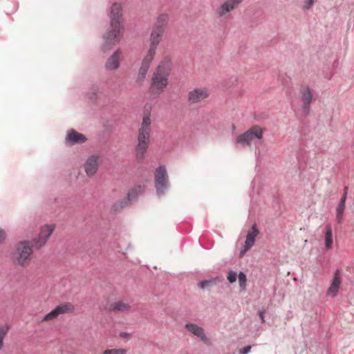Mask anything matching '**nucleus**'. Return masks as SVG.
<instances>
[{
	"mask_svg": "<svg viewBox=\"0 0 354 354\" xmlns=\"http://www.w3.org/2000/svg\"><path fill=\"white\" fill-rule=\"evenodd\" d=\"M111 309L114 311H127L130 309V306L122 301H118L111 305Z\"/></svg>",
	"mask_w": 354,
	"mask_h": 354,
	"instance_id": "nucleus-24",
	"label": "nucleus"
},
{
	"mask_svg": "<svg viewBox=\"0 0 354 354\" xmlns=\"http://www.w3.org/2000/svg\"><path fill=\"white\" fill-rule=\"evenodd\" d=\"M126 205H127V201L121 202L120 204V206L121 207H124Z\"/></svg>",
	"mask_w": 354,
	"mask_h": 354,
	"instance_id": "nucleus-34",
	"label": "nucleus"
},
{
	"mask_svg": "<svg viewBox=\"0 0 354 354\" xmlns=\"http://www.w3.org/2000/svg\"><path fill=\"white\" fill-rule=\"evenodd\" d=\"M126 351L124 349H108L104 351L102 354H125Z\"/></svg>",
	"mask_w": 354,
	"mask_h": 354,
	"instance_id": "nucleus-27",
	"label": "nucleus"
},
{
	"mask_svg": "<svg viewBox=\"0 0 354 354\" xmlns=\"http://www.w3.org/2000/svg\"><path fill=\"white\" fill-rule=\"evenodd\" d=\"M144 187L142 185H138L131 189L127 194L128 202L135 200L138 197V194L144 192Z\"/></svg>",
	"mask_w": 354,
	"mask_h": 354,
	"instance_id": "nucleus-23",
	"label": "nucleus"
},
{
	"mask_svg": "<svg viewBox=\"0 0 354 354\" xmlns=\"http://www.w3.org/2000/svg\"><path fill=\"white\" fill-rule=\"evenodd\" d=\"M1 240H2L4 238V232H3V231L2 230H1Z\"/></svg>",
	"mask_w": 354,
	"mask_h": 354,
	"instance_id": "nucleus-35",
	"label": "nucleus"
},
{
	"mask_svg": "<svg viewBox=\"0 0 354 354\" xmlns=\"http://www.w3.org/2000/svg\"><path fill=\"white\" fill-rule=\"evenodd\" d=\"M120 52L119 50L115 51L110 57L105 64V68L107 70H115L120 66Z\"/></svg>",
	"mask_w": 354,
	"mask_h": 354,
	"instance_id": "nucleus-19",
	"label": "nucleus"
},
{
	"mask_svg": "<svg viewBox=\"0 0 354 354\" xmlns=\"http://www.w3.org/2000/svg\"><path fill=\"white\" fill-rule=\"evenodd\" d=\"M333 245V234H332V228L330 225H327L326 226V232H325V247L326 249L330 250L332 248Z\"/></svg>",
	"mask_w": 354,
	"mask_h": 354,
	"instance_id": "nucleus-22",
	"label": "nucleus"
},
{
	"mask_svg": "<svg viewBox=\"0 0 354 354\" xmlns=\"http://www.w3.org/2000/svg\"><path fill=\"white\" fill-rule=\"evenodd\" d=\"M8 329V327H1V344H3V336L6 334Z\"/></svg>",
	"mask_w": 354,
	"mask_h": 354,
	"instance_id": "nucleus-32",
	"label": "nucleus"
},
{
	"mask_svg": "<svg viewBox=\"0 0 354 354\" xmlns=\"http://www.w3.org/2000/svg\"><path fill=\"white\" fill-rule=\"evenodd\" d=\"M259 234V231L257 228L256 223L253 224L252 227L249 230L246 236L244 245L241 250V254H243L248 250H249L254 244L255 239Z\"/></svg>",
	"mask_w": 354,
	"mask_h": 354,
	"instance_id": "nucleus-10",
	"label": "nucleus"
},
{
	"mask_svg": "<svg viewBox=\"0 0 354 354\" xmlns=\"http://www.w3.org/2000/svg\"><path fill=\"white\" fill-rule=\"evenodd\" d=\"M73 310L74 306L71 303L62 304L56 306L55 309L46 314L43 320L54 319L61 314L72 313Z\"/></svg>",
	"mask_w": 354,
	"mask_h": 354,
	"instance_id": "nucleus-8",
	"label": "nucleus"
},
{
	"mask_svg": "<svg viewBox=\"0 0 354 354\" xmlns=\"http://www.w3.org/2000/svg\"><path fill=\"white\" fill-rule=\"evenodd\" d=\"M155 187L158 196H162L169 187L168 175L164 165L159 166L155 171Z\"/></svg>",
	"mask_w": 354,
	"mask_h": 354,
	"instance_id": "nucleus-5",
	"label": "nucleus"
},
{
	"mask_svg": "<svg viewBox=\"0 0 354 354\" xmlns=\"http://www.w3.org/2000/svg\"><path fill=\"white\" fill-rule=\"evenodd\" d=\"M239 286L241 290H245L246 288L247 277L246 275L243 272H240L239 275Z\"/></svg>",
	"mask_w": 354,
	"mask_h": 354,
	"instance_id": "nucleus-25",
	"label": "nucleus"
},
{
	"mask_svg": "<svg viewBox=\"0 0 354 354\" xmlns=\"http://www.w3.org/2000/svg\"><path fill=\"white\" fill-rule=\"evenodd\" d=\"M171 71V62L166 58L161 61L157 66L153 74L149 88V93L154 97H158L167 86Z\"/></svg>",
	"mask_w": 354,
	"mask_h": 354,
	"instance_id": "nucleus-3",
	"label": "nucleus"
},
{
	"mask_svg": "<svg viewBox=\"0 0 354 354\" xmlns=\"http://www.w3.org/2000/svg\"><path fill=\"white\" fill-rule=\"evenodd\" d=\"M237 274L235 271L230 270L227 273V279L230 283H232L236 281Z\"/></svg>",
	"mask_w": 354,
	"mask_h": 354,
	"instance_id": "nucleus-28",
	"label": "nucleus"
},
{
	"mask_svg": "<svg viewBox=\"0 0 354 354\" xmlns=\"http://www.w3.org/2000/svg\"><path fill=\"white\" fill-rule=\"evenodd\" d=\"M314 2H315V0H306L302 6V9L304 10H309L310 8H311L313 5L314 4Z\"/></svg>",
	"mask_w": 354,
	"mask_h": 354,
	"instance_id": "nucleus-29",
	"label": "nucleus"
},
{
	"mask_svg": "<svg viewBox=\"0 0 354 354\" xmlns=\"http://www.w3.org/2000/svg\"><path fill=\"white\" fill-rule=\"evenodd\" d=\"M163 33L157 32V30H152L150 35V45L147 54L155 55L158 46L159 45Z\"/></svg>",
	"mask_w": 354,
	"mask_h": 354,
	"instance_id": "nucleus-15",
	"label": "nucleus"
},
{
	"mask_svg": "<svg viewBox=\"0 0 354 354\" xmlns=\"http://www.w3.org/2000/svg\"><path fill=\"white\" fill-rule=\"evenodd\" d=\"M251 348V346H247L240 351V354H248L250 352Z\"/></svg>",
	"mask_w": 354,
	"mask_h": 354,
	"instance_id": "nucleus-30",
	"label": "nucleus"
},
{
	"mask_svg": "<svg viewBox=\"0 0 354 354\" xmlns=\"http://www.w3.org/2000/svg\"><path fill=\"white\" fill-rule=\"evenodd\" d=\"M340 276L341 271L339 269H337L335 271L330 285L327 290V295L334 297L337 295L340 284L342 283Z\"/></svg>",
	"mask_w": 354,
	"mask_h": 354,
	"instance_id": "nucleus-13",
	"label": "nucleus"
},
{
	"mask_svg": "<svg viewBox=\"0 0 354 354\" xmlns=\"http://www.w3.org/2000/svg\"><path fill=\"white\" fill-rule=\"evenodd\" d=\"M98 158L96 156L88 157L85 163V171L88 176H93L97 171L98 167Z\"/></svg>",
	"mask_w": 354,
	"mask_h": 354,
	"instance_id": "nucleus-18",
	"label": "nucleus"
},
{
	"mask_svg": "<svg viewBox=\"0 0 354 354\" xmlns=\"http://www.w3.org/2000/svg\"><path fill=\"white\" fill-rule=\"evenodd\" d=\"M348 189V187H345L344 188V192H343V194H342V197H344V200H346Z\"/></svg>",
	"mask_w": 354,
	"mask_h": 354,
	"instance_id": "nucleus-33",
	"label": "nucleus"
},
{
	"mask_svg": "<svg viewBox=\"0 0 354 354\" xmlns=\"http://www.w3.org/2000/svg\"><path fill=\"white\" fill-rule=\"evenodd\" d=\"M243 0H226L216 9V13L218 17H225L229 12L237 9Z\"/></svg>",
	"mask_w": 354,
	"mask_h": 354,
	"instance_id": "nucleus-7",
	"label": "nucleus"
},
{
	"mask_svg": "<svg viewBox=\"0 0 354 354\" xmlns=\"http://www.w3.org/2000/svg\"><path fill=\"white\" fill-rule=\"evenodd\" d=\"M215 279H209V280H204V281H201L199 283H198V287L201 288V289H204L205 288H207L212 285H213L214 283H215Z\"/></svg>",
	"mask_w": 354,
	"mask_h": 354,
	"instance_id": "nucleus-26",
	"label": "nucleus"
},
{
	"mask_svg": "<svg viewBox=\"0 0 354 354\" xmlns=\"http://www.w3.org/2000/svg\"><path fill=\"white\" fill-rule=\"evenodd\" d=\"M168 20L169 16L167 15L162 14L159 15L156 19L153 30H157V32L163 33L167 25Z\"/></svg>",
	"mask_w": 354,
	"mask_h": 354,
	"instance_id": "nucleus-20",
	"label": "nucleus"
},
{
	"mask_svg": "<svg viewBox=\"0 0 354 354\" xmlns=\"http://www.w3.org/2000/svg\"><path fill=\"white\" fill-rule=\"evenodd\" d=\"M263 131L259 126H254L243 134L239 135L235 139V143L242 146L249 145L255 138H262Z\"/></svg>",
	"mask_w": 354,
	"mask_h": 354,
	"instance_id": "nucleus-6",
	"label": "nucleus"
},
{
	"mask_svg": "<svg viewBox=\"0 0 354 354\" xmlns=\"http://www.w3.org/2000/svg\"><path fill=\"white\" fill-rule=\"evenodd\" d=\"M154 56L147 54L145 55V58L143 59L141 66L139 70L138 79L139 81H143L145 79L146 74L149 70V68L150 66V64L151 61L153 59Z\"/></svg>",
	"mask_w": 354,
	"mask_h": 354,
	"instance_id": "nucleus-16",
	"label": "nucleus"
},
{
	"mask_svg": "<svg viewBox=\"0 0 354 354\" xmlns=\"http://www.w3.org/2000/svg\"><path fill=\"white\" fill-rule=\"evenodd\" d=\"M86 140L87 138L84 134L78 133L72 129L67 132L65 144L68 146H73L75 144L84 143Z\"/></svg>",
	"mask_w": 354,
	"mask_h": 354,
	"instance_id": "nucleus-11",
	"label": "nucleus"
},
{
	"mask_svg": "<svg viewBox=\"0 0 354 354\" xmlns=\"http://www.w3.org/2000/svg\"><path fill=\"white\" fill-rule=\"evenodd\" d=\"M163 33L157 32V30H152L150 35V45L147 54L155 55L158 46L159 45Z\"/></svg>",
	"mask_w": 354,
	"mask_h": 354,
	"instance_id": "nucleus-14",
	"label": "nucleus"
},
{
	"mask_svg": "<svg viewBox=\"0 0 354 354\" xmlns=\"http://www.w3.org/2000/svg\"><path fill=\"white\" fill-rule=\"evenodd\" d=\"M122 22V6L120 3H115L111 8L110 30L104 37L105 48H109L110 45H114L120 41L124 30Z\"/></svg>",
	"mask_w": 354,
	"mask_h": 354,
	"instance_id": "nucleus-2",
	"label": "nucleus"
},
{
	"mask_svg": "<svg viewBox=\"0 0 354 354\" xmlns=\"http://www.w3.org/2000/svg\"><path fill=\"white\" fill-rule=\"evenodd\" d=\"M209 95L205 88H196L188 93V102L190 104H196L205 100Z\"/></svg>",
	"mask_w": 354,
	"mask_h": 354,
	"instance_id": "nucleus-9",
	"label": "nucleus"
},
{
	"mask_svg": "<svg viewBox=\"0 0 354 354\" xmlns=\"http://www.w3.org/2000/svg\"><path fill=\"white\" fill-rule=\"evenodd\" d=\"M301 100L302 102V112L306 115L308 114L310 106L313 100V93L308 86H305L301 89Z\"/></svg>",
	"mask_w": 354,
	"mask_h": 354,
	"instance_id": "nucleus-12",
	"label": "nucleus"
},
{
	"mask_svg": "<svg viewBox=\"0 0 354 354\" xmlns=\"http://www.w3.org/2000/svg\"><path fill=\"white\" fill-rule=\"evenodd\" d=\"M345 203L346 200H344V197H342L336 209V220L338 223L342 222L345 209Z\"/></svg>",
	"mask_w": 354,
	"mask_h": 354,
	"instance_id": "nucleus-21",
	"label": "nucleus"
},
{
	"mask_svg": "<svg viewBox=\"0 0 354 354\" xmlns=\"http://www.w3.org/2000/svg\"><path fill=\"white\" fill-rule=\"evenodd\" d=\"M185 328L194 335L200 338V339L203 342H207V337L205 335L204 329L202 327L194 324L187 323L185 324Z\"/></svg>",
	"mask_w": 354,
	"mask_h": 354,
	"instance_id": "nucleus-17",
	"label": "nucleus"
},
{
	"mask_svg": "<svg viewBox=\"0 0 354 354\" xmlns=\"http://www.w3.org/2000/svg\"><path fill=\"white\" fill-rule=\"evenodd\" d=\"M55 230L54 225H46L41 228L40 234L37 239H34L33 244L30 245L29 241L20 242L15 253V259L17 264L24 266L29 263L32 253V247L34 245L37 248L43 246Z\"/></svg>",
	"mask_w": 354,
	"mask_h": 354,
	"instance_id": "nucleus-1",
	"label": "nucleus"
},
{
	"mask_svg": "<svg viewBox=\"0 0 354 354\" xmlns=\"http://www.w3.org/2000/svg\"><path fill=\"white\" fill-rule=\"evenodd\" d=\"M259 317L261 319V323H264L265 322V311L264 310H260L259 312Z\"/></svg>",
	"mask_w": 354,
	"mask_h": 354,
	"instance_id": "nucleus-31",
	"label": "nucleus"
},
{
	"mask_svg": "<svg viewBox=\"0 0 354 354\" xmlns=\"http://www.w3.org/2000/svg\"><path fill=\"white\" fill-rule=\"evenodd\" d=\"M150 124L151 120L148 115H145L142 126L139 129L138 143L136 147V156L138 159H143L144 155L148 148V144L150 137Z\"/></svg>",
	"mask_w": 354,
	"mask_h": 354,
	"instance_id": "nucleus-4",
	"label": "nucleus"
}]
</instances>
